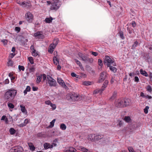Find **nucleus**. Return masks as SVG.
<instances>
[{
  "mask_svg": "<svg viewBox=\"0 0 152 152\" xmlns=\"http://www.w3.org/2000/svg\"><path fill=\"white\" fill-rule=\"evenodd\" d=\"M59 85H60L62 88H65L66 90H68L69 89V88H68V87L66 85L64 81L60 83V84H59Z\"/></svg>",
  "mask_w": 152,
  "mask_h": 152,
  "instance_id": "5701e85b",
  "label": "nucleus"
},
{
  "mask_svg": "<svg viewBox=\"0 0 152 152\" xmlns=\"http://www.w3.org/2000/svg\"><path fill=\"white\" fill-rule=\"evenodd\" d=\"M50 106L52 107L53 110H55L56 109V106L55 104H53L52 103L51 104Z\"/></svg>",
  "mask_w": 152,
  "mask_h": 152,
  "instance_id": "13d9d810",
  "label": "nucleus"
},
{
  "mask_svg": "<svg viewBox=\"0 0 152 152\" xmlns=\"http://www.w3.org/2000/svg\"><path fill=\"white\" fill-rule=\"evenodd\" d=\"M78 55L79 57L81 58L82 60L85 62H88L90 59V58L87 56L83 55L80 53H78Z\"/></svg>",
  "mask_w": 152,
  "mask_h": 152,
  "instance_id": "9d476101",
  "label": "nucleus"
},
{
  "mask_svg": "<svg viewBox=\"0 0 152 152\" xmlns=\"http://www.w3.org/2000/svg\"><path fill=\"white\" fill-rule=\"evenodd\" d=\"M100 92V89H97L95 90L94 92V94H97L98 93Z\"/></svg>",
  "mask_w": 152,
  "mask_h": 152,
  "instance_id": "052dcab7",
  "label": "nucleus"
},
{
  "mask_svg": "<svg viewBox=\"0 0 152 152\" xmlns=\"http://www.w3.org/2000/svg\"><path fill=\"white\" fill-rule=\"evenodd\" d=\"M49 145L50 144L47 142L45 143L43 145L45 149H47L49 148Z\"/></svg>",
  "mask_w": 152,
  "mask_h": 152,
  "instance_id": "2f4dec72",
  "label": "nucleus"
},
{
  "mask_svg": "<svg viewBox=\"0 0 152 152\" xmlns=\"http://www.w3.org/2000/svg\"><path fill=\"white\" fill-rule=\"evenodd\" d=\"M53 61L54 64L57 65L59 64V61L58 59L56 57H54L53 58Z\"/></svg>",
  "mask_w": 152,
  "mask_h": 152,
  "instance_id": "c85d7f7f",
  "label": "nucleus"
},
{
  "mask_svg": "<svg viewBox=\"0 0 152 152\" xmlns=\"http://www.w3.org/2000/svg\"><path fill=\"white\" fill-rule=\"evenodd\" d=\"M117 96V93L116 91H115L113 93L112 96L110 98V100H114Z\"/></svg>",
  "mask_w": 152,
  "mask_h": 152,
  "instance_id": "aec40b11",
  "label": "nucleus"
},
{
  "mask_svg": "<svg viewBox=\"0 0 152 152\" xmlns=\"http://www.w3.org/2000/svg\"><path fill=\"white\" fill-rule=\"evenodd\" d=\"M30 48L31 50H32V54L33 56L36 57L38 55V51L36 50L33 45H32L31 46Z\"/></svg>",
  "mask_w": 152,
  "mask_h": 152,
  "instance_id": "f8f14e48",
  "label": "nucleus"
},
{
  "mask_svg": "<svg viewBox=\"0 0 152 152\" xmlns=\"http://www.w3.org/2000/svg\"><path fill=\"white\" fill-rule=\"evenodd\" d=\"M134 81L135 82H139V80L137 76H136L134 77Z\"/></svg>",
  "mask_w": 152,
  "mask_h": 152,
  "instance_id": "680f3d73",
  "label": "nucleus"
},
{
  "mask_svg": "<svg viewBox=\"0 0 152 152\" xmlns=\"http://www.w3.org/2000/svg\"><path fill=\"white\" fill-rule=\"evenodd\" d=\"M17 93V91L14 89L11 88L8 89L4 94V99L7 101H11L15 98Z\"/></svg>",
  "mask_w": 152,
  "mask_h": 152,
  "instance_id": "f257e3e1",
  "label": "nucleus"
},
{
  "mask_svg": "<svg viewBox=\"0 0 152 152\" xmlns=\"http://www.w3.org/2000/svg\"><path fill=\"white\" fill-rule=\"evenodd\" d=\"M74 60L75 61V62L76 63V64L78 65L79 66H80L81 64L80 63V62L79 61H78V60H77V59H74Z\"/></svg>",
  "mask_w": 152,
  "mask_h": 152,
  "instance_id": "3c124183",
  "label": "nucleus"
},
{
  "mask_svg": "<svg viewBox=\"0 0 152 152\" xmlns=\"http://www.w3.org/2000/svg\"><path fill=\"white\" fill-rule=\"evenodd\" d=\"M28 145L30 148V149L32 151H34L35 150V147L31 143H28Z\"/></svg>",
  "mask_w": 152,
  "mask_h": 152,
  "instance_id": "393cba45",
  "label": "nucleus"
},
{
  "mask_svg": "<svg viewBox=\"0 0 152 152\" xmlns=\"http://www.w3.org/2000/svg\"><path fill=\"white\" fill-rule=\"evenodd\" d=\"M55 47L56 46L53 45V44H51L49 47L48 52L51 53H52Z\"/></svg>",
  "mask_w": 152,
  "mask_h": 152,
  "instance_id": "2eb2a0df",
  "label": "nucleus"
},
{
  "mask_svg": "<svg viewBox=\"0 0 152 152\" xmlns=\"http://www.w3.org/2000/svg\"><path fill=\"white\" fill-rule=\"evenodd\" d=\"M115 80V79L114 77H112V78H111V80L110 81V83L111 84L113 83H114V81Z\"/></svg>",
  "mask_w": 152,
  "mask_h": 152,
  "instance_id": "0e129e2a",
  "label": "nucleus"
},
{
  "mask_svg": "<svg viewBox=\"0 0 152 152\" xmlns=\"http://www.w3.org/2000/svg\"><path fill=\"white\" fill-rule=\"evenodd\" d=\"M45 103L46 104L49 105H50L52 103L50 101L48 100L45 101Z\"/></svg>",
  "mask_w": 152,
  "mask_h": 152,
  "instance_id": "e2e57ef3",
  "label": "nucleus"
},
{
  "mask_svg": "<svg viewBox=\"0 0 152 152\" xmlns=\"http://www.w3.org/2000/svg\"><path fill=\"white\" fill-rule=\"evenodd\" d=\"M53 19L52 17H50L49 18H46L45 20V21L47 23H49L52 22Z\"/></svg>",
  "mask_w": 152,
  "mask_h": 152,
  "instance_id": "6ab92c4d",
  "label": "nucleus"
},
{
  "mask_svg": "<svg viewBox=\"0 0 152 152\" xmlns=\"http://www.w3.org/2000/svg\"><path fill=\"white\" fill-rule=\"evenodd\" d=\"M35 69L34 67H32L29 69V71L30 72H34Z\"/></svg>",
  "mask_w": 152,
  "mask_h": 152,
  "instance_id": "6e6d98bb",
  "label": "nucleus"
},
{
  "mask_svg": "<svg viewBox=\"0 0 152 152\" xmlns=\"http://www.w3.org/2000/svg\"><path fill=\"white\" fill-rule=\"evenodd\" d=\"M66 98L68 100L73 101H77L80 99V96L77 95L69 94L66 96Z\"/></svg>",
  "mask_w": 152,
  "mask_h": 152,
  "instance_id": "20e7f679",
  "label": "nucleus"
},
{
  "mask_svg": "<svg viewBox=\"0 0 152 152\" xmlns=\"http://www.w3.org/2000/svg\"><path fill=\"white\" fill-rule=\"evenodd\" d=\"M118 34L120 36V37L122 39H124V32L122 31H120Z\"/></svg>",
  "mask_w": 152,
  "mask_h": 152,
  "instance_id": "72a5a7b5",
  "label": "nucleus"
},
{
  "mask_svg": "<svg viewBox=\"0 0 152 152\" xmlns=\"http://www.w3.org/2000/svg\"><path fill=\"white\" fill-rule=\"evenodd\" d=\"M28 59L31 64H34L33 59L32 57H28Z\"/></svg>",
  "mask_w": 152,
  "mask_h": 152,
  "instance_id": "a18cd8bd",
  "label": "nucleus"
},
{
  "mask_svg": "<svg viewBox=\"0 0 152 152\" xmlns=\"http://www.w3.org/2000/svg\"><path fill=\"white\" fill-rule=\"evenodd\" d=\"M109 67L111 71L113 72L114 73H115L116 72L117 69L115 67H113L111 66V65H110Z\"/></svg>",
  "mask_w": 152,
  "mask_h": 152,
  "instance_id": "bb28decb",
  "label": "nucleus"
},
{
  "mask_svg": "<svg viewBox=\"0 0 152 152\" xmlns=\"http://www.w3.org/2000/svg\"><path fill=\"white\" fill-rule=\"evenodd\" d=\"M9 83V81L8 79H6L3 82V84H8Z\"/></svg>",
  "mask_w": 152,
  "mask_h": 152,
  "instance_id": "4d7b16f0",
  "label": "nucleus"
},
{
  "mask_svg": "<svg viewBox=\"0 0 152 152\" xmlns=\"http://www.w3.org/2000/svg\"><path fill=\"white\" fill-rule=\"evenodd\" d=\"M42 79V75H40L37 77L36 80V82L37 83H39L41 81Z\"/></svg>",
  "mask_w": 152,
  "mask_h": 152,
  "instance_id": "c756f323",
  "label": "nucleus"
},
{
  "mask_svg": "<svg viewBox=\"0 0 152 152\" xmlns=\"http://www.w3.org/2000/svg\"><path fill=\"white\" fill-rule=\"evenodd\" d=\"M33 36L36 39H43L44 38V36L42 31H38L34 33Z\"/></svg>",
  "mask_w": 152,
  "mask_h": 152,
  "instance_id": "423d86ee",
  "label": "nucleus"
},
{
  "mask_svg": "<svg viewBox=\"0 0 152 152\" xmlns=\"http://www.w3.org/2000/svg\"><path fill=\"white\" fill-rule=\"evenodd\" d=\"M16 130L13 128H11L9 130L10 133L11 135L14 134L16 132Z\"/></svg>",
  "mask_w": 152,
  "mask_h": 152,
  "instance_id": "a878e982",
  "label": "nucleus"
},
{
  "mask_svg": "<svg viewBox=\"0 0 152 152\" xmlns=\"http://www.w3.org/2000/svg\"><path fill=\"white\" fill-rule=\"evenodd\" d=\"M66 125L63 123L61 124L60 126V128L62 130H65L66 129Z\"/></svg>",
  "mask_w": 152,
  "mask_h": 152,
  "instance_id": "7c9ffc66",
  "label": "nucleus"
},
{
  "mask_svg": "<svg viewBox=\"0 0 152 152\" xmlns=\"http://www.w3.org/2000/svg\"><path fill=\"white\" fill-rule=\"evenodd\" d=\"M128 149L130 152H135L133 148L131 147H129Z\"/></svg>",
  "mask_w": 152,
  "mask_h": 152,
  "instance_id": "8fccbe9b",
  "label": "nucleus"
},
{
  "mask_svg": "<svg viewBox=\"0 0 152 152\" xmlns=\"http://www.w3.org/2000/svg\"><path fill=\"white\" fill-rule=\"evenodd\" d=\"M15 30L16 31L19 32L20 30V27H16L15 28Z\"/></svg>",
  "mask_w": 152,
  "mask_h": 152,
  "instance_id": "69168bd1",
  "label": "nucleus"
},
{
  "mask_svg": "<svg viewBox=\"0 0 152 152\" xmlns=\"http://www.w3.org/2000/svg\"><path fill=\"white\" fill-rule=\"evenodd\" d=\"M107 73L105 72H102L100 75L99 79L98 80V83H100L104 80L106 77Z\"/></svg>",
  "mask_w": 152,
  "mask_h": 152,
  "instance_id": "1a4fd4ad",
  "label": "nucleus"
},
{
  "mask_svg": "<svg viewBox=\"0 0 152 152\" xmlns=\"http://www.w3.org/2000/svg\"><path fill=\"white\" fill-rule=\"evenodd\" d=\"M108 83V80H106L104 82V83L103 84L102 86L104 87H105V88L107 87V85Z\"/></svg>",
  "mask_w": 152,
  "mask_h": 152,
  "instance_id": "ea45409f",
  "label": "nucleus"
},
{
  "mask_svg": "<svg viewBox=\"0 0 152 152\" xmlns=\"http://www.w3.org/2000/svg\"><path fill=\"white\" fill-rule=\"evenodd\" d=\"M8 66H12L13 65V61L11 60H9L7 62Z\"/></svg>",
  "mask_w": 152,
  "mask_h": 152,
  "instance_id": "37998d69",
  "label": "nucleus"
},
{
  "mask_svg": "<svg viewBox=\"0 0 152 152\" xmlns=\"http://www.w3.org/2000/svg\"><path fill=\"white\" fill-rule=\"evenodd\" d=\"M149 107L148 106H146L144 109V112L145 114L148 113V110L149 109Z\"/></svg>",
  "mask_w": 152,
  "mask_h": 152,
  "instance_id": "4c0bfd02",
  "label": "nucleus"
},
{
  "mask_svg": "<svg viewBox=\"0 0 152 152\" xmlns=\"http://www.w3.org/2000/svg\"><path fill=\"white\" fill-rule=\"evenodd\" d=\"M15 148L16 152H22L23 151V148L21 146H15Z\"/></svg>",
  "mask_w": 152,
  "mask_h": 152,
  "instance_id": "f3484780",
  "label": "nucleus"
},
{
  "mask_svg": "<svg viewBox=\"0 0 152 152\" xmlns=\"http://www.w3.org/2000/svg\"><path fill=\"white\" fill-rule=\"evenodd\" d=\"M30 122V119L26 118L24 120L23 123L19 124L18 125V126L20 127H24L28 123H29Z\"/></svg>",
  "mask_w": 152,
  "mask_h": 152,
  "instance_id": "4468645a",
  "label": "nucleus"
},
{
  "mask_svg": "<svg viewBox=\"0 0 152 152\" xmlns=\"http://www.w3.org/2000/svg\"><path fill=\"white\" fill-rule=\"evenodd\" d=\"M131 100L129 99H126L124 100V106H127L131 104Z\"/></svg>",
  "mask_w": 152,
  "mask_h": 152,
  "instance_id": "dca6fc26",
  "label": "nucleus"
},
{
  "mask_svg": "<svg viewBox=\"0 0 152 152\" xmlns=\"http://www.w3.org/2000/svg\"><path fill=\"white\" fill-rule=\"evenodd\" d=\"M140 73L146 77H147L148 76V74L147 72H146L145 71L143 70L142 69H141L140 70Z\"/></svg>",
  "mask_w": 152,
  "mask_h": 152,
  "instance_id": "a211bd4d",
  "label": "nucleus"
},
{
  "mask_svg": "<svg viewBox=\"0 0 152 152\" xmlns=\"http://www.w3.org/2000/svg\"><path fill=\"white\" fill-rule=\"evenodd\" d=\"M104 63L105 65H106L108 67H109L112 64L113 65L115 66V64L114 62L110 57L107 56H105L104 57Z\"/></svg>",
  "mask_w": 152,
  "mask_h": 152,
  "instance_id": "7ed1b4c3",
  "label": "nucleus"
},
{
  "mask_svg": "<svg viewBox=\"0 0 152 152\" xmlns=\"http://www.w3.org/2000/svg\"><path fill=\"white\" fill-rule=\"evenodd\" d=\"M20 107L21 108V110L23 113H24L26 111V110L24 106H23L22 105H20Z\"/></svg>",
  "mask_w": 152,
  "mask_h": 152,
  "instance_id": "473e14b6",
  "label": "nucleus"
},
{
  "mask_svg": "<svg viewBox=\"0 0 152 152\" xmlns=\"http://www.w3.org/2000/svg\"><path fill=\"white\" fill-rule=\"evenodd\" d=\"M94 134H90L88 135V139L89 140H91L92 141H94Z\"/></svg>",
  "mask_w": 152,
  "mask_h": 152,
  "instance_id": "b1692460",
  "label": "nucleus"
},
{
  "mask_svg": "<svg viewBox=\"0 0 152 152\" xmlns=\"http://www.w3.org/2000/svg\"><path fill=\"white\" fill-rule=\"evenodd\" d=\"M7 105L9 108L12 109L14 108V106L13 104L11 103H8Z\"/></svg>",
  "mask_w": 152,
  "mask_h": 152,
  "instance_id": "c9c22d12",
  "label": "nucleus"
},
{
  "mask_svg": "<svg viewBox=\"0 0 152 152\" xmlns=\"http://www.w3.org/2000/svg\"><path fill=\"white\" fill-rule=\"evenodd\" d=\"M25 90L28 92L30 91L31 90V88L29 86H27Z\"/></svg>",
  "mask_w": 152,
  "mask_h": 152,
  "instance_id": "338daca9",
  "label": "nucleus"
},
{
  "mask_svg": "<svg viewBox=\"0 0 152 152\" xmlns=\"http://www.w3.org/2000/svg\"><path fill=\"white\" fill-rule=\"evenodd\" d=\"M58 142V139H55L53 141L52 143L53 145L54 146H57L56 143Z\"/></svg>",
  "mask_w": 152,
  "mask_h": 152,
  "instance_id": "c03bdc74",
  "label": "nucleus"
},
{
  "mask_svg": "<svg viewBox=\"0 0 152 152\" xmlns=\"http://www.w3.org/2000/svg\"><path fill=\"white\" fill-rule=\"evenodd\" d=\"M80 149L81 150L85 152H87V151H88V149H86V148L83 147H80Z\"/></svg>",
  "mask_w": 152,
  "mask_h": 152,
  "instance_id": "79ce46f5",
  "label": "nucleus"
},
{
  "mask_svg": "<svg viewBox=\"0 0 152 152\" xmlns=\"http://www.w3.org/2000/svg\"><path fill=\"white\" fill-rule=\"evenodd\" d=\"M138 42L137 41H135L132 45L133 48H135L138 45Z\"/></svg>",
  "mask_w": 152,
  "mask_h": 152,
  "instance_id": "a19ab883",
  "label": "nucleus"
},
{
  "mask_svg": "<svg viewBox=\"0 0 152 152\" xmlns=\"http://www.w3.org/2000/svg\"><path fill=\"white\" fill-rule=\"evenodd\" d=\"M91 84V82L89 81H84L83 82V84L86 86L90 85Z\"/></svg>",
  "mask_w": 152,
  "mask_h": 152,
  "instance_id": "e433bc0d",
  "label": "nucleus"
},
{
  "mask_svg": "<svg viewBox=\"0 0 152 152\" xmlns=\"http://www.w3.org/2000/svg\"><path fill=\"white\" fill-rule=\"evenodd\" d=\"M17 3L23 7H26L27 8H28L31 6V4L30 3L29 1L27 2L24 1L21 2L19 1H17Z\"/></svg>",
  "mask_w": 152,
  "mask_h": 152,
  "instance_id": "0eeeda50",
  "label": "nucleus"
},
{
  "mask_svg": "<svg viewBox=\"0 0 152 152\" xmlns=\"http://www.w3.org/2000/svg\"><path fill=\"white\" fill-rule=\"evenodd\" d=\"M55 120H56L54 119L50 122V124L52 127L53 126Z\"/></svg>",
  "mask_w": 152,
  "mask_h": 152,
  "instance_id": "bf43d9fd",
  "label": "nucleus"
},
{
  "mask_svg": "<svg viewBox=\"0 0 152 152\" xmlns=\"http://www.w3.org/2000/svg\"><path fill=\"white\" fill-rule=\"evenodd\" d=\"M98 62L99 65L100 66H102V60L100 59H99L98 60Z\"/></svg>",
  "mask_w": 152,
  "mask_h": 152,
  "instance_id": "5fc2aeb1",
  "label": "nucleus"
},
{
  "mask_svg": "<svg viewBox=\"0 0 152 152\" xmlns=\"http://www.w3.org/2000/svg\"><path fill=\"white\" fill-rule=\"evenodd\" d=\"M123 98H120L115 102V104L117 107H121L123 106Z\"/></svg>",
  "mask_w": 152,
  "mask_h": 152,
  "instance_id": "6e6552de",
  "label": "nucleus"
},
{
  "mask_svg": "<svg viewBox=\"0 0 152 152\" xmlns=\"http://www.w3.org/2000/svg\"><path fill=\"white\" fill-rule=\"evenodd\" d=\"M58 43V41L56 39H55L54 40L52 44H53V45L55 46L56 47Z\"/></svg>",
  "mask_w": 152,
  "mask_h": 152,
  "instance_id": "de8ad7c7",
  "label": "nucleus"
},
{
  "mask_svg": "<svg viewBox=\"0 0 152 152\" xmlns=\"http://www.w3.org/2000/svg\"><path fill=\"white\" fill-rule=\"evenodd\" d=\"M61 5V2L59 0H53L52 1L50 10L56 11L59 8Z\"/></svg>",
  "mask_w": 152,
  "mask_h": 152,
  "instance_id": "f03ea898",
  "label": "nucleus"
},
{
  "mask_svg": "<svg viewBox=\"0 0 152 152\" xmlns=\"http://www.w3.org/2000/svg\"><path fill=\"white\" fill-rule=\"evenodd\" d=\"M127 29L128 32L130 34H132L133 31V29L130 27H127Z\"/></svg>",
  "mask_w": 152,
  "mask_h": 152,
  "instance_id": "f704fd0d",
  "label": "nucleus"
},
{
  "mask_svg": "<svg viewBox=\"0 0 152 152\" xmlns=\"http://www.w3.org/2000/svg\"><path fill=\"white\" fill-rule=\"evenodd\" d=\"M117 123V125L118 127H120L123 125V122L120 120H118Z\"/></svg>",
  "mask_w": 152,
  "mask_h": 152,
  "instance_id": "cd10ccee",
  "label": "nucleus"
},
{
  "mask_svg": "<svg viewBox=\"0 0 152 152\" xmlns=\"http://www.w3.org/2000/svg\"><path fill=\"white\" fill-rule=\"evenodd\" d=\"M26 20L29 22H31L33 18V16L30 12H28L26 14Z\"/></svg>",
  "mask_w": 152,
  "mask_h": 152,
  "instance_id": "9b49d317",
  "label": "nucleus"
},
{
  "mask_svg": "<svg viewBox=\"0 0 152 152\" xmlns=\"http://www.w3.org/2000/svg\"><path fill=\"white\" fill-rule=\"evenodd\" d=\"M76 151V150L73 147H70L66 150L65 152H74Z\"/></svg>",
  "mask_w": 152,
  "mask_h": 152,
  "instance_id": "412c9836",
  "label": "nucleus"
},
{
  "mask_svg": "<svg viewBox=\"0 0 152 152\" xmlns=\"http://www.w3.org/2000/svg\"><path fill=\"white\" fill-rule=\"evenodd\" d=\"M18 69L20 71L22 70L24 71L25 69V68L23 66H20V65L18 66Z\"/></svg>",
  "mask_w": 152,
  "mask_h": 152,
  "instance_id": "49530a36",
  "label": "nucleus"
},
{
  "mask_svg": "<svg viewBox=\"0 0 152 152\" xmlns=\"http://www.w3.org/2000/svg\"><path fill=\"white\" fill-rule=\"evenodd\" d=\"M105 87H104L102 86V88L100 89V93L101 94L102 91L104 90Z\"/></svg>",
  "mask_w": 152,
  "mask_h": 152,
  "instance_id": "774afa93",
  "label": "nucleus"
},
{
  "mask_svg": "<svg viewBox=\"0 0 152 152\" xmlns=\"http://www.w3.org/2000/svg\"><path fill=\"white\" fill-rule=\"evenodd\" d=\"M146 89L147 91L149 92H151L152 91L151 87L149 85H148L147 86Z\"/></svg>",
  "mask_w": 152,
  "mask_h": 152,
  "instance_id": "58836bf2",
  "label": "nucleus"
},
{
  "mask_svg": "<svg viewBox=\"0 0 152 152\" xmlns=\"http://www.w3.org/2000/svg\"><path fill=\"white\" fill-rule=\"evenodd\" d=\"M15 147L11 148L9 150V152H16Z\"/></svg>",
  "mask_w": 152,
  "mask_h": 152,
  "instance_id": "09e8293b",
  "label": "nucleus"
},
{
  "mask_svg": "<svg viewBox=\"0 0 152 152\" xmlns=\"http://www.w3.org/2000/svg\"><path fill=\"white\" fill-rule=\"evenodd\" d=\"M132 25V26L134 28L136 26V24L135 21H133L132 23L130 24L129 26Z\"/></svg>",
  "mask_w": 152,
  "mask_h": 152,
  "instance_id": "864d4df0",
  "label": "nucleus"
},
{
  "mask_svg": "<svg viewBox=\"0 0 152 152\" xmlns=\"http://www.w3.org/2000/svg\"><path fill=\"white\" fill-rule=\"evenodd\" d=\"M57 82L59 84H60V83L63 82L64 80H62L61 78H57Z\"/></svg>",
  "mask_w": 152,
  "mask_h": 152,
  "instance_id": "603ef678",
  "label": "nucleus"
},
{
  "mask_svg": "<svg viewBox=\"0 0 152 152\" xmlns=\"http://www.w3.org/2000/svg\"><path fill=\"white\" fill-rule=\"evenodd\" d=\"M104 137L103 135L94 134V141H97L102 138Z\"/></svg>",
  "mask_w": 152,
  "mask_h": 152,
  "instance_id": "ddd939ff",
  "label": "nucleus"
},
{
  "mask_svg": "<svg viewBox=\"0 0 152 152\" xmlns=\"http://www.w3.org/2000/svg\"><path fill=\"white\" fill-rule=\"evenodd\" d=\"M124 121L128 123H131L132 122V120L130 117L129 116H125L124 117Z\"/></svg>",
  "mask_w": 152,
  "mask_h": 152,
  "instance_id": "4be33fe9",
  "label": "nucleus"
},
{
  "mask_svg": "<svg viewBox=\"0 0 152 152\" xmlns=\"http://www.w3.org/2000/svg\"><path fill=\"white\" fill-rule=\"evenodd\" d=\"M48 79V83L51 87L56 86V80L50 76H48L47 77Z\"/></svg>",
  "mask_w": 152,
  "mask_h": 152,
  "instance_id": "39448f33",
  "label": "nucleus"
}]
</instances>
